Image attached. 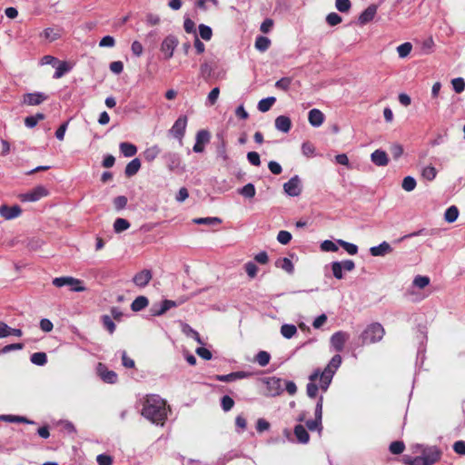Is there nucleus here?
I'll return each mask as SVG.
<instances>
[{
	"label": "nucleus",
	"mask_w": 465,
	"mask_h": 465,
	"mask_svg": "<svg viewBox=\"0 0 465 465\" xmlns=\"http://www.w3.org/2000/svg\"><path fill=\"white\" fill-rule=\"evenodd\" d=\"M211 138L210 133L206 130H200L196 134L195 143L193 147V152L203 153L204 145L209 143Z\"/></svg>",
	"instance_id": "obj_12"
},
{
	"label": "nucleus",
	"mask_w": 465,
	"mask_h": 465,
	"mask_svg": "<svg viewBox=\"0 0 465 465\" xmlns=\"http://www.w3.org/2000/svg\"><path fill=\"white\" fill-rule=\"evenodd\" d=\"M0 420L9 422L33 423V421L23 416L2 415L0 416Z\"/></svg>",
	"instance_id": "obj_46"
},
{
	"label": "nucleus",
	"mask_w": 465,
	"mask_h": 465,
	"mask_svg": "<svg viewBox=\"0 0 465 465\" xmlns=\"http://www.w3.org/2000/svg\"><path fill=\"white\" fill-rule=\"evenodd\" d=\"M161 153V149L158 145L154 144L146 148L143 152V156L147 163L154 161Z\"/></svg>",
	"instance_id": "obj_26"
},
{
	"label": "nucleus",
	"mask_w": 465,
	"mask_h": 465,
	"mask_svg": "<svg viewBox=\"0 0 465 465\" xmlns=\"http://www.w3.org/2000/svg\"><path fill=\"white\" fill-rule=\"evenodd\" d=\"M199 34L203 40L209 41L212 38L213 31L210 26L202 24L199 25Z\"/></svg>",
	"instance_id": "obj_51"
},
{
	"label": "nucleus",
	"mask_w": 465,
	"mask_h": 465,
	"mask_svg": "<svg viewBox=\"0 0 465 465\" xmlns=\"http://www.w3.org/2000/svg\"><path fill=\"white\" fill-rule=\"evenodd\" d=\"M292 84L290 77H282L275 83V87L283 91H287Z\"/></svg>",
	"instance_id": "obj_54"
},
{
	"label": "nucleus",
	"mask_w": 465,
	"mask_h": 465,
	"mask_svg": "<svg viewBox=\"0 0 465 465\" xmlns=\"http://www.w3.org/2000/svg\"><path fill=\"white\" fill-rule=\"evenodd\" d=\"M148 303V299L145 296H138L132 302L131 308L134 312H139L144 309Z\"/></svg>",
	"instance_id": "obj_34"
},
{
	"label": "nucleus",
	"mask_w": 465,
	"mask_h": 465,
	"mask_svg": "<svg viewBox=\"0 0 465 465\" xmlns=\"http://www.w3.org/2000/svg\"><path fill=\"white\" fill-rule=\"evenodd\" d=\"M294 434L300 443H307L310 440L309 433L302 425L295 426Z\"/></svg>",
	"instance_id": "obj_30"
},
{
	"label": "nucleus",
	"mask_w": 465,
	"mask_h": 465,
	"mask_svg": "<svg viewBox=\"0 0 465 465\" xmlns=\"http://www.w3.org/2000/svg\"><path fill=\"white\" fill-rule=\"evenodd\" d=\"M48 191L45 187L39 185L32 189L31 191L20 195L22 202H36L41 198L46 196Z\"/></svg>",
	"instance_id": "obj_8"
},
{
	"label": "nucleus",
	"mask_w": 465,
	"mask_h": 465,
	"mask_svg": "<svg viewBox=\"0 0 465 465\" xmlns=\"http://www.w3.org/2000/svg\"><path fill=\"white\" fill-rule=\"evenodd\" d=\"M341 364V357L334 355L323 371L315 370L310 376V382L307 384L306 392L310 398H315L319 388L326 391L332 381V378Z\"/></svg>",
	"instance_id": "obj_1"
},
{
	"label": "nucleus",
	"mask_w": 465,
	"mask_h": 465,
	"mask_svg": "<svg viewBox=\"0 0 465 465\" xmlns=\"http://www.w3.org/2000/svg\"><path fill=\"white\" fill-rule=\"evenodd\" d=\"M175 303L172 300H163L162 303L160 304L159 308H157V305H154L152 309L153 315L154 316H161L164 314L168 310L171 308H174Z\"/></svg>",
	"instance_id": "obj_24"
},
{
	"label": "nucleus",
	"mask_w": 465,
	"mask_h": 465,
	"mask_svg": "<svg viewBox=\"0 0 465 465\" xmlns=\"http://www.w3.org/2000/svg\"><path fill=\"white\" fill-rule=\"evenodd\" d=\"M392 252V248L387 242H382L377 246H373L370 248V253L372 256L378 257V256H384L388 253H391Z\"/></svg>",
	"instance_id": "obj_21"
},
{
	"label": "nucleus",
	"mask_w": 465,
	"mask_h": 465,
	"mask_svg": "<svg viewBox=\"0 0 465 465\" xmlns=\"http://www.w3.org/2000/svg\"><path fill=\"white\" fill-rule=\"evenodd\" d=\"M255 48L260 52H265L271 45V40L266 36H258L255 40Z\"/></svg>",
	"instance_id": "obj_35"
},
{
	"label": "nucleus",
	"mask_w": 465,
	"mask_h": 465,
	"mask_svg": "<svg viewBox=\"0 0 465 465\" xmlns=\"http://www.w3.org/2000/svg\"><path fill=\"white\" fill-rule=\"evenodd\" d=\"M193 222L196 224H205V225H215L222 223V220L217 217H205V218H195Z\"/></svg>",
	"instance_id": "obj_40"
},
{
	"label": "nucleus",
	"mask_w": 465,
	"mask_h": 465,
	"mask_svg": "<svg viewBox=\"0 0 465 465\" xmlns=\"http://www.w3.org/2000/svg\"><path fill=\"white\" fill-rule=\"evenodd\" d=\"M337 243L341 245L351 255H354L358 252V247L354 243H351L343 240H338Z\"/></svg>",
	"instance_id": "obj_45"
},
{
	"label": "nucleus",
	"mask_w": 465,
	"mask_h": 465,
	"mask_svg": "<svg viewBox=\"0 0 465 465\" xmlns=\"http://www.w3.org/2000/svg\"><path fill=\"white\" fill-rule=\"evenodd\" d=\"M385 334L384 328L381 323L373 322L368 325L360 336L361 344L376 343L381 341Z\"/></svg>",
	"instance_id": "obj_3"
},
{
	"label": "nucleus",
	"mask_w": 465,
	"mask_h": 465,
	"mask_svg": "<svg viewBox=\"0 0 465 465\" xmlns=\"http://www.w3.org/2000/svg\"><path fill=\"white\" fill-rule=\"evenodd\" d=\"M297 333V328L293 324H283L281 327V334L286 338L291 339Z\"/></svg>",
	"instance_id": "obj_38"
},
{
	"label": "nucleus",
	"mask_w": 465,
	"mask_h": 465,
	"mask_svg": "<svg viewBox=\"0 0 465 465\" xmlns=\"http://www.w3.org/2000/svg\"><path fill=\"white\" fill-rule=\"evenodd\" d=\"M130 227V223L124 218H117L114 223V230L115 232L119 233Z\"/></svg>",
	"instance_id": "obj_39"
},
{
	"label": "nucleus",
	"mask_w": 465,
	"mask_h": 465,
	"mask_svg": "<svg viewBox=\"0 0 465 465\" xmlns=\"http://www.w3.org/2000/svg\"><path fill=\"white\" fill-rule=\"evenodd\" d=\"M371 162L377 166H386L389 163V158L385 151L377 149L371 154Z\"/></svg>",
	"instance_id": "obj_20"
},
{
	"label": "nucleus",
	"mask_w": 465,
	"mask_h": 465,
	"mask_svg": "<svg viewBox=\"0 0 465 465\" xmlns=\"http://www.w3.org/2000/svg\"><path fill=\"white\" fill-rule=\"evenodd\" d=\"M421 456L428 465H432L440 458V451L436 447H428L422 450Z\"/></svg>",
	"instance_id": "obj_17"
},
{
	"label": "nucleus",
	"mask_w": 465,
	"mask_h": 465,
	"mask_svg": "<svg viewBox=\"0 0 465 465\" xmlns=\"http://www.w3.org/2000/svg\"><path fill=\"white\" fill-rule=\"evenodd\" d=\"M11 334L20 337L22 331L20 329H12L5 322H0V338H5Z\"/></svg>",
	"instance_id": "obj_28"
},
{
	"label": "nucleus",
	"mask_w": 465,
	"mask_h": 465,
	"mask_svg": "<svg viewBox=\"0 0 465 465\" xmlns=\"http://www.w3.org/2000/svg\"><path fill=\"white\" fill-rule=\"evenodd\" d=\"M321 249L323 252H337L338 246L332 241L325 240L321 243Z\"/></svg>",
	"instance_id": "obj_55"
},
{
	"label": "nucleus",
	"mask_w": 465,
	"mask_h": 465,
	"mask_svg": "<svg viewBox=\"0 0 465 465\" xmlns=\"http://www.w3.org/2000/svg\"><path fill=\"white\" fill-rule=\"evenodd\" d=\"M275 265L278 268L282 269L286 272L292 274L294 271V266L289 258H280L275 262Z\"/></svg>",
	"instance_id": "obj_31"
},
{
	"label": "nucleus",
	"mask_w": 465,
	"mask_h": 465,
	"mask_svg": "<svg viewBox=\"0 0 465 465\" xmlns=\"http://www.w3.org/2000/svg\"><path fill=\"white\" fill-rule=\"evenodd\" d=\"M269 394L276 396L282 392L283 380L276 377L268 378L266 381Z\"/></svg>",
	"instance_id": "obj_14"
},
{
	"label": "nucleus",
	"mask_w": 465,
	"mask_h": 465,
	"mask_svg": "<svg viewBox=\"0 0 465 465\" xmlns=\"http://www.w3.org/2000/svg\"><path fill=\"white\" fill-rule=\"evenodd\" d=\"M153 278L152 272L150 270L144 269L141 272H137L134 278L133 282L139 288L145 287Z\"/></svg>",
	"instance_id": "obj_15"
},
{
	"label": "nucleus",
	"mask_w": 465,
	"mask_h": 465,
	"mask_svg": "<svg viewBox=\"0 0 465 465\" xmlns=\"http://www.w3.org/2000/svg\"><path fill=\"white\" fill-rule=\"evenodd\" d=\"M377 8L375 5L368 6L360 15L359 21L361 24L364 25L368 22L371 21L374 18Z\"/></svg>",
	"instance_id": "obj_27"
},
{
	"label": "nucleus",
	"mask_w": 465,
	"mask_h": 465,
	"mask_svg": "<svg viewBox=\"0 0 465 465\" xmlns=\"http://www.w3.org/2000/svg\"><path fill=\"white\" fill-rule=\"evenodd\" d=\"M183 332L188 337L194 339L199 344H203V341H202L199 333L190 325L186 323L183 324Z\"/></svg>",
	"instance_id": "obj_37"
},
{
	"label": "nucleus",
	"mask_w": 465,
	"mask_h": 465,
	"mask_svg": "<svg viewBox=\"0 0 465 465\" xmlns=\"http://www.w3.org/2000/svg\"><path fill=\"white\" fill-rule=\"evenodd\" d=\"M43 35L49 42L55 41L61 36L60 30L54 28H46Z\"/></svg>",
	"instance_id": "obj_43"
},
{
	"label": "nucleus",
	"mask_w": 465,
	"mask_h": 465,
	"mask_svg": "<svg viewBox=\"0 0 465 465\" xmlns=\"http://www.w3.org/2000/svg\"><path fill=\"white\" fill-rule=\"evenodd\" d=\"M459 216V210L455 205L450 206L444 213V219L447 223H454Z\"/></svg>",
	"instance_id": "obj_36"
},
{
	"label": "nucleus",
	"mask_w": 465,
	"mask_h": 465,
	"mask_svg": "<svg viewBox=\"0 0 465 465\" xmlns=\"http://www.w3.org/2000/svg\"><path fill=\"white\" fill-rule=\"evenodd\" d=\"M451 84L456 93L460 94L465 89V81L461 77L454 78L451 80Z\"/></svg>",
	"instance_id": "obj_52"
},
{
	"label": "nucleus",
	"mask_w": 465,
	"mask_h": 465,
	"mask_svg": "<svg viewBox=\"0 0 465 465\" xmlns=\"http://www.w3.org/2000/svg\"><path fill=\"white\" fill-rule=\"evenodd\" d=\"M186 126L187 117L185 115H181L174 122L169 132L174 138L181 142L184 136Z\"/></svg>",
	"instance_id": "obj_9"
},
{
	"label": "nucleus",
	"mask_w": 465,
	"mask_h": 465,
	"mask_svg": "<svg viewBox=\"0 0 465 465\" xmlns=\"http://www.w3.org/2000/svg\"><path fill=\"white\" fill-rule=\"evenodd\" d=\"M96 461L99 465H113V458L107 454H99Z\"/></svg>",
	"instance_id": "obj_63"
},
{
	"label": "nucleus",
	"mask_w": 465,
	"mask_h": 465,
	"mask_svg": "<svg viewBox=\"0 0 465 465\" xmlns=\"http://www.w3.org/2000/svg\"><path fill=\"white\" fill-rule=\"evenodd\" d=\"M21 208L18 205L7 206L1 205L0 206V215L5 220H12L18 217L21 214Z\"/></svg>",
	"instance_id": "obj_18"
},
{
	"label": "nucleus",
	"mask_w": 465,
	"mask_h": 465,
	"mask_svg": "<svg viewBox=\"0 0 465 465\" xmlns=\"http://www.w3.org/2000/svg\"><path fill=\"white\" fill-rule=\"evenodd\" d=\"M47 98L48 96L41 92L30 93L24 95L23 103L27 105H38Z\"/></svg>",
	"instance_id": "obj_16"
},
{
	"label": "nucleus",
	"mask_w": 465,
	"mask_h": 465,
	"mask_svg": "<svg viewBox=\"0 0 465 465\" xmlns=\"http://www.w3.org/2000/svg\"><path fill=\"white\" fill-rule=\"evenodd\" d=\"M31 361L32 363L37 365V366H43L47 361V357L45 352H35L31 355Z\"/></svg>",
	"instance_id": "obj_41"
},
{
	"label": "nucleus",
	"mask_w": 465,
	"mask_h": 465,
	"mask_svg": "<svg viewBox=\"0 0 465 465\" xmlns=\"http://www.w3.org/2000/svg\"><path fill=\"white\" fill-rule=\"evenodd\" d=\"M405 449V445L402 441H393L390 445V451L393 454H401Z\"/></svg>",
	"instance_id": "obj_56"
},
{
	"label": "nucleus",
	"mask_w": 465,
	"mask_h": 465,
	"mask_svg": "<svg viewBox=\"0 0 465 465\" xmlns=\"http://www.w3.org/2000/svg\"><path fill=\"white\" fill-rule=\"evenodd\" d=\"M271 356L267 351H261L257 353L255 360L260 366L264 367L270 361Z\"/></svg>",
	"instance_id": "obj_49"
},
{
	"label": "nucleus",
	"mask_w": 465,
	"mask_h": 465,
	"mask_svg": "<svg viewBox=\"0 0 465 465\" xmlns=\"http://www.w3.org/2000/svg\"><path fill=\"white\" fill-rule=\"evenodd\" d=\"M404 461L408 465H428L421 455L415 458L404 457Z\"/></svg>",
	"instance_id": "obj_58"
},
{
	"label": "nucleus",
	"mask_w": 465,
	"mask_h": 465,
	"mask_svg": "<svg viewBox=\"0 0 465 465\" xmlns=\"http://www.w3.org/2000/svg\"><path fill=\"white\" fill-rule=\"evenodd\" d=\"M275 101H276V98L273 96H270V97L263 98V99L260 100L258 103V106H257L258 110L262 113L269 111L272 108V106L274 104Z\"/></svg>",
	"instance_id": "obj_33"
},
{
	"label": "nucleus",
	"mask_w": 465,
	"mask_h": 465,
	"mask_svg": "<svg viewBox=\"0 0 465 465\" xmlns=\"http://www.w3.org/2000/svg\"><path fill=\"white\" fill-rule=\"evenodd\" d=\"M416 180L412 176H406L402 181V189L406 192H411L416 187Z\"/></svg>",
	"instance_id": "obj_48"
},
{
	"label": "nucleus",
	"mask_w": 465,
	"mask_h": 465,
	"mask_svg": "<svg viewBox=\"0 0 465 465\" xmlns=\"http://www.w3.org/2000/svg\"><path fill=\"white\" fill-rule=\"evenodd\" d=\"M421 175L424 179L428 181H432L435 179L437 175V171L435 167L429 165L422 169Z\"/></svg>",
	"instance_id": "obj_47"
},
{
	"label": "nucleus",
	"mask_w": 465,
	"mask_h": 465,
	"mask_svg": "<svg viewBox=\"0 0 465 465\" xmlns=\"http://www.w3.org/2000/svg\"><path fill=\"white\" fill-rule=\"evenodd\" d=\"M161 22V18L158 15L149 13L145 16V23L149 26H154L159 25Z\"/></svg>",
	"instance_id": "obj_57"
},
{
	"label": "nucleus",
	"mask_w": 465,
	"mask_h": 465,
	"mask_svg": "<svg viewBox=\"0 0 465 465\" xmlns=\"http://www.w3.org/2000/svg\"><path fill=\"white\" fill-rule=\"evenodd\" d=\"M178 45V39L174 35L166 36L161 44V52L164 54L165 59L173 57L175 48Z\"/></svg>",
	"instance_id": "obj_7"
},
{
	"label": "nucleus",
	"mask_w": 465,
	"mask_h": 465,
	"mask_svg": "<svg viewBox=\"0 0 465 465\" xmlns=\"http://www.w3.org/2000/svg\"><path fill=\"white\" fill-rule=\"evenodd\" d=\"M141 413L152 423L163 426L168 413L166 401L158 395H150L144 400Z\"/></svg>",
	"instance_id": "obj_2"
},
{
	"label": "nucleus",
	"mask_w": 465,
	"mask_h": 465,
	"mask_svg": "<svg viewBox=\"0 0 465 465\" xmlns=\"http://www.w3.org/2000/svg\"><path fill=\"white\" fill-rule=\"evenodd\" d=\"M292 240V234L287 231H280L277 235V241L282 244H288Z\"/></svg>",
	"instance_id": "obj_59"
},
{
	"label": "nucleus",
	"mask_w": 465,
	"mask_h": 465,
	"mask_svg": "<svg viewBox=\"0 0 465 465\" xmlns=\"http://www.w3.org/2000/svg\"><path fill=\"white\" fill-rule=\"evenodd\" d=\"M325 120L323 113L319 109H312L308 114V121L313 127H320Z\"/></svg>",
	"instance_id": "obj_19"
},
{
	"label": "nucleus",
	"mask_w": 465,
	"mask_h": 465,
	"mask_svg": "<svg viewBox=\"0 0 465 465\" xmlns=\"http://www.w3.org/2000/svg\"><path fill=\"white\" fill-rule=\"evenodd\" d=\"M219 94L220 89L218 87H214L211 90L207 97V102L209 105H213L217 102Z\"/></svg>",
	"instance_id": "obj_61"
},
{
	"label": "nucleus",
	"mask_w": 465,
	"mask_h": 465,
	"mask_svg": "<svg viewBox=\"0 0 465 465\" xmlns=\"http://www.w3.org/2000/svg\"><path fill=\"white\" fill-rule=\"evenodd\" d=\"M102 321H103L104 328H106L110 333H113L115 330V324L114 323L111 317L108 315H104L102 317Z\"/></svg>",
	"instance_id": "obj_62"
},
{
	"label": "nucleus",
	"mask_w": 465,
	"mask_h": 465,
	"mask_svg": "<svg viewBox=\"0 0 465 465\" xmlns=\"http://www.w3.org/2000/svg\"><path fill=\"white\" fill-rule=\"evenodd\" d=\"M331 271H332L333 276L336 279L341 280L343 278L342 271L343 270L346 272L353 271L355 268V263L351 260H345L342 262H333L331 263Z\"/></svg>",
	"instance_id": "obj_6"
},
{
	"label": "nucleus",
	"mask_w": 465,
	"mask_h": 465,
	"mask_svg": "<svg viewBox=\"0 0 465 465\" xmlns=\"http://www.w3.org/2000/svg\"><path fill=\"white\" fill-rule=\"evenodd\" d=\"M430 284L428 276L417 275L413 280V285L419 289H423Z\"/></svg>",
	"instance_id": "obj_50"
},
{
	"label": "nucleus",
	"mask_w": 465,
	"mask_h": 465,
	"mask_svg": "<svg viewBox=\"0 0 465 465\" xmlns=\"http://www.w3.org/2000/svg\"><path fill=\"white\" fill-rule=\"evenodd\" d=\"M349 337L350 335L347 332L340 331L331 335L330 341L334 350L340 352L343 350Z\"/></svg>",
	"instance_id": "obj_11"
},
{
	"label": "nucleus",
	"mask_w": 465,
	"mask_h": 465,
	"mask_svg": "<svg viewBox=\"0 0 465 465\" xmlns=\"http://www.w3.org/2000/svg\"><path fill=\"white\" fill-rule=\"evenodd\" d=\"M453 450L457 454L465 455V441L458 440L454 442Z\"/></svg>",
	"instance_id": "obj_64"
},
{
	"label": "nucleus",
	"mask_w": 465,
	"mask_h": 465,
	"mask_svg": "<svg viewBox=\"0 0 465 465\" xmlns=\"http://www.w3.org/2000/svg\"><path fill=\"white\" fill-rule=\"evenodd\" d=\"M302 152L305 156L311 157L314 155L315 147L310 142H305L302 145Z\"/></svg>",
	"instance_id": "obj_60"
},
{
	"label": "nucleus",
	"mask_w": 465,
	"mask_h": 465,
	"mask_svg": "<svg viewBox=\"0 0 465 465\" xmlns=\"http://www.w3.org/2000/svg\"><path fill=\"white\" fill-rule=\"evenodd\" d=\"M412 45L409 42L403 43L397 47V53L401 58L407 57L411 52Z\"/></svg>",
	"instance_id": "obj_42"
},
{
	"label": "nucleus",
	"mask_w": 465,
	"mask_h": 465,
	"mask_svg": "<svg viewBox=\"0 0 465 465\" xmlns=\"http://www.w3.org/2000/svg\"><path fill=\"white\" fill-rule=\"evenodd\" d=\"M255 187L252 183H247L241 189H239V193L246 198H252L255 195Z\"/></svg>",
	"instance_id": "obj_44"
},
{
	"label": "nucleus",
	"mask_w": 465,
	"mask_h": 465,
	"mask_svg": "<svg viewBox=\"0 0 465 465\" xmlns=\"http://www.w3.org/2000/svg\"><path fill=\"white\" fill-rule=\"evenodd\" d=\"M55 66L56 70L53 76L54 79H59L63 77L66 73L70 72L73 68V64L66 61H58Z\"/></svg>",
	"instance_id": "obj_25"
},
{
	"label": "nucleus",
	"mask_w": 465,
	"mask_h": 465,
	"mask_svg": "<svg viewBox=\"0 0 465 465\" xmlns=\"http://www.w3.org/2000/svg\"><path fill=\"white\" fill-rule=\"evenodd\" d=\"M119 148H120L121 153L125 157H132L137 153L136 146L134 144L127 143V142L121 143L119 145Z\"/></svg>",
	"instance_id": "obj_32"
},
{
	"label": "nucleus",
	"mask_w": 465,
	"mask_h": 465,
	"mask_svg": "<svg viewBox=\"0 0 465 465\" xmlns=\"http://www.w3.org/2000/svg\"><path fill=\"white\" fill-rule=\"evenodd\" d=\"M141 168V162L138 158L133 159L125 167L126 176L131 177L138 173Z\"/></svg>",
	"instance_id": "obj_29"
},
{
	"label": "nucleus",
	"mask_w": 465,
	"mask_h": 465,
	"mask_svg": "<svg viewBox=\"0 0 465 465\" xmlns=\"http://www.w3.org/2000/svg\"><path fill=\"white\" fill-rule=\"evenodd\" d=\"M165 165L169 172L182 173L185 171L180 153L176 152H166L163 155Z\"/></svg>",
	"instance_id": "obj_4"
},
{
	"label": "nucleus",
	"mask_w": 465,
	"mask_h": 465,
	"mask_svg": "<svg viewBox=\"0 0 465 465\" xmlns=\"http://www.w3.org/2000/svg\"><path fill=\"white\" fill-rule=\"evenodd\" d=\"M221 405L224 411H229L234 405V401L228 395H225L221 400Z\"/></svg>",
	"instance_id": "obj_53"
},
{
	"label": "nucleus",
	"mask_w": 465,
	"mask_h": 465,
	"mask_svg": "<svg viewBox=\"0 0 465 465\" xmlns=\"http://www.w3.org/2000/svg\"><path fill=\"white\" fill-rule=\"evenodd\" d=\"M292 127L291 119L285 115H280L275 119V128L282 133H288Z\"/></svg>",
	"instance_id": "obj_23"
},
{
	"label": "nucleus",
	"mask_w": 465,
	"mask_h": 465,
	"mask_svg": "<svg viewBox=\"0 0 465 465\" xmlns=\"http://www.w3.org/2000/svg\"><path fill=\"white\" fill-rule=\"evenodd\" d=\"M283 190L289 196H298L302 193V183L298 175H294L283 184Z\"/></svg>",
	"instance_id": "obj_10"
},
{
	"label": "nucleus",
	"mask_w": 465,
	"mask_h": 465,
	"mask_svg": "<svg viewBox=\"0 0 465 465\" xmlns=\"http://www.w3.org/2000/svg\"><path fill=\"white\" fill-rule=\"evenodd\" d=\"M53 284L58 288L68 286L73 292H84L85 290L80 280L71 276L56 277L53 280Z\"/></svg>",
	"instance_id": "obj_5"
},
{
	"label": "nucleus",
	"mask_w": 465,
	"mask_h": 465,
	"mask_svg": "<svg viewBox=\"0 0 465 465\" xmlns=\"http://www.w3.org/2000/svg\"><path fill=\"white\" fill-rule=\"evenodd\" d=\"M96 370L104 382L114 384L117 381V374L114 371H109L104 364L98 363Z\"/></svg>",
	"instance_id": "obj_13"
},
{
	"label": "nucleus",
	"mask_w": 465,
	"mask_h": 465,
	"mask_svg": "<svg viewBox=\"0 0 465 465\" xmlns=\"http://www.w3.org/2000/svg\"><path fill=\"white\" fill-rule=\"evenodd\" d=\"M250 374L245 371H235L225 375H217L216 380L223 382L233 381L237 379H244L249 377Z\"/></svg>",
	"instance_id": "obj_22"
}]
</instances>
